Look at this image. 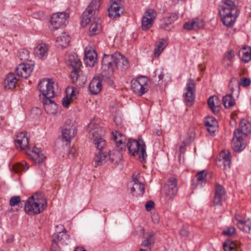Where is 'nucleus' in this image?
Here are the masks:
<instances>
[{
	"mask_svg": "<svg viewBox=\"0 0 251 251\" xmlns=\"http://www.w3.org/2000/svg\"><path fill=\"white\" fill-rule=\"evenodd\" d=\"M115 66L122 72L127 70L129 64L128 59L121 53L116 52L112 55L104 54L101 61L103 75L106 77L112 76Z\"/></svg>",
	"mask_w": 251,
	"mask_h": 251,
	"instance_id": "obj_1",
	"label": "nucleus"
},
{
	"mask_svg": "<svg viewBox=\"0 0 251 251\" xmlns=\"http://www.w3.org/2000/svg\"><path fill=\"white\" fill-rule=\"evenodd\" d=\"M55 85L52 80L50 79H44L38 84V89L42 94L44 108L48 114H55L58 109L57 104L50 99L55 96Z\"/></svg>",
	"mask_w": 251,
	"mask_h": 251,
	"instance_id": "obj_2",
	"label": "nucleus"
},
{
	"mask_svg": "<svg viewBox=\"0 0 251 251\" xmlns=\"http://www.w3.org/2000/svg\"><path fill=\"white\" fill-rule=\"evenodd\" d=\"M47 201L42 192H37L29 197L25 203V212L34 215L42 212L46 208Z\"/></svg>",
	"mask_w": 251,
	"mask_h": 251,
	"instance_id": "obj_3",
	"label": "nucleus"
},
{
	"mask_svg": "<svg viewBox=\"0 0 251 251\" xmlns=\"http://www.w3.org/2000/svg\"><path fill=\"white\" fill-rule=\"evenodd\" d=\"M68 64L73 68L70 75L72 82L76 85L83 86L86 82L87 78L80 70L81 66L80 60L73 56L69 59Z\"/></svg>",
	"mask_w": 251,
	"mask_h": 251,
	"instance_id": "obj_4",
	"label": "nucleus"
},
{
	"mask_svg": "<svg viewBox=\"0 0 251 251\" xmlns=\"http://www.w3.org/2000/svg\"><path fill=\"white\" fill-rule=\"evenodd\" d=\"M87 130L89 138L93 139V142L97 148H104L105 141L101 137L105 133V129L92 121L88 126Z\"/></svg>",
	"mask_w": 251,
	"mask_h": 251,
	"instance_id": "obj_5",
	"label": "nucleus"
},
{
	"mask_svg": "<svg viewBox=\"0 0 251 251\" xmlns=\"http://www.w3.org/2000/svg\"><path fill=\"white\" fill-rule=\"evenodd\" d=\"M126 146L130 154L133 156L137 155L142 163L145 162L147 154L146 145L142 139H129Z\"/></svg>",
	"mask_w": 251,
	"mask_h": 251,
	"instance_id": "obj_6",
	"label": "nucleus"
},
{
	"mask_svg": "<svg viewBox=\"0 0 251 251\" xmlns=\"http://www.w3.org/2000/svg\"><path fill=\"white\" fill-rule=\"evenodd\" d=\"M100 6V0H92L82 15L81 24L86 26L91 21V17L97 14Z\"/></svg>",
	"mask_w": 251,
	"mask_h": 251,
	"instance_id": "obj_7",
	"label": "nucleus"
},
{
	"mask_svg": "<svg viewBox=\"0 0 251 251\" xmlns=\"http://www.w3.org/2000/svg\"><path fill=\"white\" fill-rule=\"evenodd\" d=\"M177 192V179L175 177L169 178L164 186V199L166 203L172 201Z\"/></svg>",
	"mask_w": 251,
	"mask_h": 251,
	"instance_id": "obj_8",
	"label": "nucleus"
},
{
	"mask_svg": "<svg viewBox=\"0 0 251 251\" xmlns=\"http://www.w3.org/2000/svg\"><path fill=\"white\" fill-rule=\"evenodd\" d=\"M148 83L149 79L147 76H140L131 81V89L134 93L142 96L148 91Z\"/></svg>",
	"mask_w": 251,
	"mask_h": 251,
	"instance_id": "obj_9",
	"label": "nucleus"
},
{
	"mask_svg": "<svg viewBox=\"0 0 251 251\" xmlns=\"http://www.w3.org/2000/svg\"><path fill=\"white\" fill-rule=\"evenodd\" d=\"M219 13L223 24L230 27L234 24L240 11L219 10Z\"/></svg>",
	"mask_w": 251,
	"mask_h": 251,
	"instance_id": "obj_10",
	"label": "nucleus"
},
{
	"mask_svg": "<svg viewBox=\"0 0 251 251\" xmlns=\"http://www.w3.org/2000/svg\"><path fill=\"white\" fill-rule=\"evenodd\" d=\"M76 134L74 122L70 119L67 120L62 127V140L70 143Z\"/></svg>",
	"mask_w": 251,
	"mask_h": 251,
	"instance_id": "obj_11",
	"label": "nucleus"
},
{
	"mask_svg": "<svg viewBox=\"0 0 251 251\" xmlns=\"http://www.w3.org/2000/svg\"><path fill=\"white\" fill-rule=\"evenodd\" d=\"M97 151L95 153L93 163L95 167L101 166L104 164L106 162L109 161L111 163L115 161V159L113 157L114 154L107 153L102 151L103 148H97Z\"/></svg>",
	"mask_w": 251,
	"mask_h": 251,
	"instance_id": "obj_12",
	"label": "nucleus"
},
{
	"mask_svg": "<svg viewBox=\"0 0 251 251\" xmlns=\"http://www.w3.org/2000/svg\"><path fill=\"white\" fill-rule=\"evenodd\" d=\"M156 15V12L152 9H149L145 12L142 19L141 28L143 30L147 31L152 26Z\"/></svg>",
	"mask_w": 251,
	"mask_h": 251,
	"instance_id": "obj_13",
	"label": "nucleus"
},
{
	"mask_svg": "<svg viewBox=\"0 0 251 251\" xmlns=\"http://www.w3.org/2000/svg\"><path fill=\"white\" fill-rule=\"evenodd\" d=\"M69 15L66 12L53 14L50 18V24L53 27L57 29L66 25Z\"/></svg>",
	"mask_w": 251,
	"mask_h": 251,
	"instance_id": "obj_14",
	"label": "nucleus"
},
{
	"mask_svg": "<svg viewBox=\"0 0 251 251\" xmlns=\"http://www.w3.org/2000/svg\"><path fill=\"white\" fill-rule=\"evenodd\" d=\"M186 85L187 91L185 94V101L187 105H191L195 98L196 83L195 80L193 79H189Z\"/></svg>",
	"mask_w": 251,
	"mask_h": 251,
	"instance_id": "obj_15",
	"label": "nucleus"
},
{
	"mask_svg": "<svg viewBox=\"0 0 251 251\" xmlns=\"http://www.w3.org/2000/svg\"><path fill=\"white\" fill-rule=\"evenodd\" d=\"M34 66L29 64L21 63L16 68L17 75L22 78L27 79L33 70Z\"/></svg>",
	"mask_w": 251,
	"mask_h": 251,
	"instance_id": "obj_16",
	"label": "nucleus"
},
{
	"mask_svg": "<svg viewBox=\"0 0 251 251\" xmlns=\"http://www.w3.org/2000/svg\"><path fill=\"white\" fill-rule=\"evenodd\" d=\"M60 227L57 231V234H54L53 238L62 245H67L69 242V235L67 233V230L62 225L56 226V227Z\"/></svg>",
	"mask_w": 251,
	"mask_h": 251,
	"instance_id": "obj_17",
	"label": "nucleus"
},
{
	"mask_svg": "<svg viewBox=\"0 0 251 251\" xmlns=\"http://www.w3.org/2000/svg\"><path fill=\"white\" fill-rule=\"evenodd\" d=\"M204 26V22L202 19L196 18L186 22L183 25V28L188 30H197L202 28Z\"/></svg>",
	"mask_w": 251,
	"mask_h": 251,
	"instance_id": "obj_18",
	"label": "nucleus"
},
{
	"mask_svg": "<svg viewBox=\"0 0 251 251\" xmlns=\"http://www.w3.org/2000/svg\"><path fill=\"white\" fill-rule=\"evenodd\" d=\"M89 23L91 24L88 34L90 36H93L99 34L101 29V20L98 18L92 16Z\"/></svg>",
	"mask_w": 251,
	"mask_h": 251,
	"instance_id": "obj_19",
	"label": "nucleus"
},
{
	"mask_svg": "<svg viewBox=\"0 0 251 251\" xmlns=\"http://www.w3.org/2000/svg\"><path fill=\"white\" fill-rule=\"evenodd\" d=\"M131 187L130 192L133 196L142 195L145 192L144 184L141 183L137 178H133L130 182Z\"/></svg>",
	"mask_w": 251,
	"mask_h": 251,
	"instance_id": "obj_20",
	"label": "nucleus"
},
{
	"mask_svg": "<svg viewBox=\"0 0 251 251\" xmlns=\"http://www.w3.org/2000/svg\"><path fill=\"white\" fill-rule=\"evenodd\" d=\"M251 131V125L247 120L242 119L240 123L239 127L234 131V135H240V134L248 135Z\"/></svg>",
	"mask_w": 251,
	"mask_h": 251,
	"instance_id": "obj_21",
	"label": "nucleus"
},
{
	"mask_svg": "<svg viewBox=\"0 0 251 251\" xmlns=\"http://www.w3.org/2000/svg\"><path fill=\"white\" fill-rule=\"evenodd\" d=\"M15 146L17 148L26 150L28 148V140L24 132H21L16 135L15 139Z\"/></svg>",
	"mask_w": 251,
	"mask_h": 251,
	"instance_id": "obj_22",
	"label": "nucleus"
},
{
	"mask_svg": "<svg viewBox=\"0 0 251 251\" xmlns=\"http://www.w3.org/2000/svg\"><path fill=\"white\" fill-rule=\"evenodd\" d=\"M97 60V53L94 50L85 51L84 62L86 66L93 67Z\"/></svg>",
	"mask_w": 251,
	"mask_h": 251,
	"instance_id": "obj_23",
	"label": "nucleus"
},
{
	"mask_svg": "<svg viewBox=\"0 0 251 251\" xmlns=\"http://www.w3.org/2000/svg\"><path fill=\"white\" fill-rule=\"evenodd\" d=\"M225 194L224 187L219 184H216L215 187V194L213 200L214 206L221 205L223 198Z\"/></svg>",
	"mask_w": 251,
	"mask_h": 251,
	"instance_id": "obj_24",
	"label": "nucleus"
},
{
	"mask_svg": "<svg viewBox=\"0 0 251 251\" xmlns=\"http://www.w3.org/2000/svg\"><path fill=\"white\" fill-rule=\"evenodd\" d=\"M246 143L240 135H237V136L234 135L232 147L233 150L235 152H240L246 147Z\"/></svg>",
	"mask_w": 251,
	"mask_h": 251,
	"instance_id": "obj_25",
	"label": "nucleus"
},
{
	"mask_svg": "<svg viewBox=\"0 0 251 251\" xmlns=\"http://www.w3.org/2000/svg\"><path fill=\"white\" fill-rule=\"evenodd\" d=\"M101 80L98 78L94 77L89 83V90L90 93L93 95L98 94L102 88Z\"/></svg>",
	"mask_w": 251,
	"mask_h": 251,
	"instance_id": "obj_26",
	"label": "nucleus"
},
{
	"mask_svg": "<svg viewBox=\"0 0 251 251\" xmlns=\"http://www.w3.org/2000/svg\"><path fill=\"white\" fill-rule=\"evenodd\" d=\"M113 139L116 143V146L120 151L125 150L126 145L125 142V137L120 132L118 131L113 132Z\"/></svg>",
	"mask_w": 251,
	"mask_h": 251,
	"instance_id": "obj_27",
	"label": "nucleus"
},
{
	"mask_svg": "<svg viewBox=\"0 0 251 251\" xmlns=\"http://www.w3.org/2000/svg\"><path fill=\"white\" fill-rule=\"evenodd\" d=\"M48 47L45 44L42 43L38 45L35 48L34 52L35 55L39 59H44L48 55Z\"/></svg>",
	"mask_w": 251,
	"mask_h": 251,
	"instance_id": "obj_28",
	"label": "nucleus"
},
{
	"mask_svg": "<svg viewBox=\"0 0 251 251\" xmlns=\"http://www.w3.org/2000/svg\"><path fill=\"white\" fill-rule=\"evenodd\" d=\"M236 1L237 0H221L219 10H239L236 5Z\"/></svg>",
	"mask_w": 251,
	"mask_h": 251,
	"instance_id": "obj_29",
	"label": "nucleus"
},
{
	"mask_svg": "<svg viewBox=\"0 0 251 251\" xmlns=\"http://www.w3.org/2000/svg\"><path fill=\"white\" fill-rule=\"evenodd\" d=\"M17 78L13 73H9L4 81V86L6 89H12L16 87Z\"/></svg>",
	"mask_w": 251,
	"mask_h": 251,
	"instance_id": "obj_30",
	"label": "nucleus"
},
{
	"mask_svg": "<svg viewBox=\"0 0 251 251\" xmlns=\"http://www.w3.org/2000/svg\"><path fill=\"white\" fill-rule=\"evenodd\" d=\"M235 220L237 221V226L240 230L246 233L250 231L251 229V221L250 219L242 220L235 217Z\"/></svg>",
	"mask_w": 251,
	"mask_h": 251,
	"instance_id": "obj_31",
	"label": "nucleus"
},
{
	"mask_svg": "<svg viewBox=\"0 0 251 251\" xmlns=\"http://www.w3.org/2000/svg\"><path fill=\"white\" fill-rule=\"evenodd\" d=\"M204 125L207 127L208 131L210 133H214L218 127V122L213 117H206L204 121Z\"/></svg>",
	"mask_w": 251,
	"mask_h": 251,
	"instance_id": "obj_32",
	"label": "nucleus"
},
{
	"mask_svg": "<svg viewBox=\"0 0 251 251\" xmlns=\"http://www.w3.org/2000/svg\"><path fill=\"white\" fill-rule=\"evenodd\" d=\"M218 100V97L216 96L210 97L207 100V103L209 107L215 114H218L220 110L219 106L218 105H216V101Z\"/></svg>",
	"mask_w": 251,
	"mask_h": 251,
	"instance_id": "obj_33",
	"label": "nucleus"
},
{
	"mask_svg": "<svg viewBox=\"0 0 251 251\" xmlns=\"http://www.w3.org/2000/svg\"><path fill=\"white\" fill-rule=\"evenodd\" d=\"M70 37L66 33H62L59 37L56 39V42L58 45L62 48H66L68 45L70 41Z\"/></svg>",
	"mask_w": 251,
	"mask_h": 251,
	"instance_id": "obj_34",
	"label": "nucleus"
},
{
	"mask_svg": "<svg viewBox=\"0 0 251 251\" xmlns=\"http://www.w3.org/2000/svg\"><path fill=\"white\" fill-rule=\"evenodd\" d=\"M167 45V41L164 39L156 43L154 53L155 56H159Z\"/></svg>",
	"mask_w": 251,
	"mask_h": 251,
	"instance_id": "obj_35",
	"label": "nucleus"
},
{
	"mask_svg": "<svg viewBox=\"0 0 251 251\" xmlns=\"http://www.w3.org/2000/svg\"><path fill=\"white\" fill-rule=\"evenodd\" d=\"M195 179H196L197 181L196 186H200V187H202V186L205 184L206 181V173L205 171L202 170L199 172L196 175Z\"/></svg>",
	"mask_w": 251,
	"mask_h": 251,
	"instance_id": "obj_36",
	"label": "nucleus"
},
{
	"mask_svg": "<svg viewBox=\"0 0 251 251\" xmlns=\"http://www.w3.org/2000/svg\"><path fill=\"white\" fill-rule=\"evenodd\" d=\"M223 103L226 108H229L235 104V100L231 94H228L223 98Z\"/></svg>",
	"mask_w": 251,
	"mask_h": 251,
	"instance_id": "obj_37",
	"label": "nucleus"
},
{
	"mask_svg": "<svg viewBox=\"0 0 251 251\" xmlns=\"http://www.w3.org/2000/svg\"><path fill=\"white\" fill-rule=\"evenodd\" d=\"M243 53L242 60L245 63L251 60V48L249 46L244 47L242 49Z\"/></svg>",
	"mask_w": 251,
	"mask_h": 251,
	"instance_id": "obj_38",
	"label": "nucleus"
},
{
	"mask_svg": "<svg viewBox=\"0 0 251 251\" xmlns=\"http://www.w3.org/2000/svg\"><path fill=\"white\" fill-rule=\"evenodd\" d=\"M173 22L170 20L168 17L163 18L161 20L160 26L166 30H170L172 27V23Z\"/></svg>",
	"mask_w": 251,
	"mask_h": 251,
	"instance_id": "obj_39",
	"label": "nucleus"
},
{
	"mask_svg": "<svg viewBox=\"0 0 251 251\" xmlns=\"http://www.w3.org/2000/svg\"><path fill=\"white\" fill-rule=\"evenodd\" d=\"M153 237V233H149L148 236L143 241L141 246L148 247L150 245L153 244L154 243V239Z\"/></svg>",
	"mask_w": 251,
	"mask_h": 251,
	"instance_id": "obj_40",
	"label": "nucleus"
},
{
	"mask_svg": "<svg viewBox=\"0 0 251 251\" xmlns=\"http://www.w3.org/2000/svg\"><path fill=\"white\" fill-rule=\"evenodd\" d=\"M66 95H68L72 100L75 99L78 92L76 88L73 87H69L66 89Z\"/></svg>",
	"mask_w": 251,
	"mask_h": 251,
	"instance_id": "obj_41",
	"label": "nucleus"
},
{
	"mask_svg": "<svg viewBox=\"0 0 251 251\" xmlns=\"http://www.w3.org/2000/svg\"><path fill=\"white\" fill-rule=\"evenodd\" d=\"M221 163L223 164L224 170L229 169L231 165V159L216 160V164L218 166L221 167Z\"/></svg>",
	"mask_w": 251,
	"mask_h": 251,
	"instance_id": "obj_42",
	"label": "nucleus"
},
{
	"mask_svg": "<svg viewBox=\"0 0 251 251\" xmlns=\"http://www.w3.org/2000/svg\"><path fill=\"white\" fill-rule=\"evenodd\" d=\"M18 56L21 60H27L29 59V52L25 49L20 50L18 53Z\"/></svg>",
	"mask_w": 251,
	"mask_h": 251,
	"instance_id": "obj_43",
	"label": "nucleus"
},
{
	"mask_svg": "<svg viewBox=\"0 0 251 251\" xmlns=\"http://www.w3.org/2000/svg\"><path fill=\"white\" fill-rule=\"evenodd\" d=\"M33 153L35 154L33 156V158L35 159L36 162H38V163H42L44 160L45 157L44 156L43 154L39 153V152H37L35 150H33Z\"/></svg>",
	"mask_w": 251,
	"mask_h": 251,
	"instance_id": "obj_44",
	"label": "nucleus"
},
{
	"mask_svg": "<svg viewBox=\"0 0 251 251\" xmlns=\"http://www.w3.org/2000/svg\"><path fill=\"white\" fill-rule=\"evenodd\" d=\"M21 201V198L18 196L12 197L9 201V204L11 206H14L18 205Z\"/></svg>",
	"mask_w": 251,
	"mask_h": 251,
	"instance_id": "obj_45",
	"label": "nucleus"
},
{
	"mask_svg": "<svg viewBox=\"0 0 251 251\" xmlns=\"http://www.w3.org/2000/svg\"><path fill=\"white\" fill-rule=\"evenodd\" d=\"M154 75L153 77L155 80L158 79V81H159L163 79L164 77V74L161 70L157 69L154 72Z\"/></svg>",
	"mask_w": 251,
	"mask_h": 251,
	"instance_id": "obj_46",
	"label": "nucleus"
},
{
	"mask_svg": "<svg viewBox=\"0 0 251 251\" xmlns=\"http://www.w3.org/2000/svg\"><path fill=\"white\" fill-rule=\"evenodd\" d=\"M231 159L230 154L228 151H222L219 154V157L217 160H226Z\"/></svg>",
	"mask_w": 251,
	"mask_h": 251,
	"instance_id": "obj_47",
	"label": "nucleus"
},
{
	"mask_svg": "<svg viewBox=\"0 0 251 251\" xmlns=\"http://www.w3.org/2000/svg\"><path fill=\"white\" fill-rule=\"evenodd\" d=\"M234 56L235 54L234 51L230 50L225 54L224 59H226L227 60L231 62L233 58L234 57Z\"/></svg>",
	"mask_w": 251,
	"mask_h": 251,
	"instance_id": "obj_48",
	"label": "nucleus"
},
{
	"mask_svg": "<svg viewBox=\"0 0 251 251\" xmlns=\"http://www.w3.org/2000/svg\"><path fill=\"white\" fill-rule=\"evenodd\" d=\"M235 232V228L233 226H230L223 231V234L228 236L233 235Z\"/></svg>",
	"mask_w": 251,
	"mask_h": 251,
	"instance_id": "obj_49",
	"label": "nucleus"
},
{
	"mask_svg": "<svg viewBox=\"0 0 251 251\" xmlns=\"http://www.w3.org/2000/svg\"><path fill=\"white\" fill-rule=\"evenodd\" d=\"M72 100H73L71 98H70L69 96H68V95H66V97H64L62 100L63 106L66 108H68Z\"/></svg>",
	"mask_w": 251,
	"mask_h": 251,
	"instance_id": "obj_50",
	"label": "nucleus"
},
{
	"mask_svg": "<svg viewBox=\"0 0 251 251\" xmlns=\"http://www.w3.org/2000/svg\"><path fill=\"white\" fill-rule=\"evenodd\" d=\"M28 169V166L26 162L23 161L21 163L17 164V170L21 171H25Z\"/></svg>",
	"mask_w": 251,
	"mask_h": 251,
	"instance_id": "obj_51",
	"label": "nucleus"
},
{
	"mask_svg": "<svg viewBox=\"0 0 251 251\" xmlns=\"http://www.w3.org/2000/svg\"><path fill=\"white\" fill-rule=\"evenodd\" d=\"M238 84L244 87H247L250 85L251 80L249 78L244 77L241 78L240 81Z\"/></svg>",
	"mask_w": 251,
	"mask_h": 251,
	"instance_id": "obj_52",
	"label": "nucleus"
},
{
	"mask_svg": "<svg viewBox=\"0 0 251 251\" xmlns=\"http://www.w3.org/2000/svg\"><path fill=\"white\" fill-rule=\"evenodd\" d=\"M120 16V12L113 9H108V16L110 18L118 17Z\"/></svg>",
	"mask_w": 251,
	"mask_h": 251,
	"instance_id": "obj_53",
	"label": "nucleus"
},
{
	"mask_svg": "<svg viewBox=\"0 0 251 251\" xmlns=\"http://www.w3.org/2000/svg\"><path fill=\"white\" fill-rule=\"evenodd\" d=\"M103 70L101 69V79L102 80L105 81L107 83L110 85H112L114 84V81L111 78L112 76H110L109 77H106L103 75Z\"/></svg>",
	"mask_w": 251,
	"mask_h": 251,
	"instance_id": "obj_54",
	"label": "nucleus"
},
{
	"mask_svg": "<svg viewBox=\"0 0 251 251\" xmlns=\"http://www.w3.org/2000/svg\"><path fill=\"white\" fill-rule=\"evenodd\" d=\"M58 242L56 240V238H53L51 248V251H59L60 248Z\"/></svg>",
	"mask_w": 251,
	"mask_h": 251,
	"instance_id": "obj_55",
	"label": "nucleus"
},
{
	"mask_svg": "<svg viewBox=\"0 0 251 251\" xmlns=\"http://www.w3.org/2000/svg\"><path fill=\"white\" fill-rule=\"evenodd\" d=\"M154 205V203L152 201H148L145 204L146 210L148 211H151L153 208Z\"/></svg>",
	"mask_w": 251,
	"mask_h": 251,
	"instance_id": "obj_56",
	"label": "nucleus"
},
{
	"mask_svg": "<svg viewBox=\"0 0 251 251\" xmlns=\"http://www.w3.org/2000/svg\"><path fill=\"white\" fill-rule=\"evenodd\" d=\"M189 232L187 227H182L179 231V234L181 236L186 237L189 235Z\"/></svg>",
	"mask_w": 251,
	"mask_h": 251,
	"instance_id": "obj_57",
	"label": "nucleus"
},
{
	"mask_svg": "<svg viewBox=\"0 0 251 251\" xmlns=\"http://www.w3.org/2000/svg\"><path fill=\"white\" fill-rule=\"evenodd\" d=\"M110 8L113 9L114 10L119 11V12H120L121 10V7H120L118 3L115 1L112 2Z\"/></svg>",
	"mask_w": 251,
	"mask_h": 251,
	"instance_id": "obj_58",
	"label": "nucleus"
},
{
	"mask_svg": "<svg viewBox=\"0 0 251 251\" xmlns=\"http://www.w3.org/2000/svg\"><path fill=\"white\" fill-rule=\"evenodd\" d=\"M223 248L225 251H233L232 247L228 245V242L226 241L223 244Z\"/></svg>",
	"mask_w": 251,
	"mask_h": 251,
	"instance_id": "obj_59",
	"label": "nucleus"
},
{
	"mask_svg": "<svg viewBox=\"0 0 251 251\" xmlns=\"http://www.w3.org/2000/svg\"><path fill=\"white\" fill-rule=\"evenodd\" d=\"M170 18V20L173 22L175 21H176L178 19V16L176 13H172L170 15V16L168 17Z\"/></svg>",
	"mask_w": 251,
	"mask_h": 251,
	"instance_id": "obj_60",
	"label": "nucleus"
},
{
	"mask_svg": "<svg viewBox=\"0 0 251 251\" xmlns=\"http://www.w3.org/2000/svg\"><path fill=\"white\" fill-rule=\"evenodd\" d=\"M226 241V242H228V245L232 247V250L233 251H235V249H236V244L233 241L229 240Z\"/></svg>",
	"mask_w": 251,
	"mask_h": 251,
	"instance_id": "obj_61",
	"label": "nucleus"
},
{
	"mask_svg": "<svg viewBox=\"0 0 251 251\" xmlns=\"http://www.w3.org/2000/svg\"><path fill=\"white\" fill-rule=\"evenodd\" d=\"M76 153V149L75 148H72L70 149L69 155L70 157H73L75 156V153Z\"/></svg>",
	"mask_w": 251,
	"mask_h": 251,
	"instance_id": "obj_62",
	"label": "nucleus"
},
{
	"mask_svg": "<svg viewBox=\"0 0 251 251\" xmlns=\"http://www.w3.org/2000/svg\"><path fill=\"white\" fill-rule=\"evenodd\" d=\"M234 79L235 80H236V78H232V80L230 81L229 83V87H230V89H231V91L233 92L234 91V88H233V86L232 85V80Z\"/></svg>",
	"mask_w": 251,
	"mask_h": 251,
	"instance_id": "obj_63",
	"label": "nucleus"
},
{
	"mask_svg": "<svg viewBox=\"0 0 251 251\" xmlns=\"http://www.w3.org/2000/svg\"><path fill=\"white\" fill-rule=\"evenodd\" d=\"M75 251H86L82 247H78L76 248Z\"/></svg>",
	"mask_w": 251,
	"mask_h": 251,
	"instance_id": "obj_64",
	"label": "nucleus"
}]
</instances>
